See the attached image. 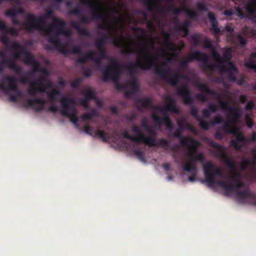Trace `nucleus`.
Wrapping results in <instances>:
<instances>
[{
  "label": "nucleus",
  "instance_id": "f257e3e1",
  "mask_svg": "<svg viewBox=\"0 0 256 256\" xmlns=\"http://www.w3.org/2000/svg\"><path fill=\"white\" fill-rule=\"evenodd\" d=\"M203 170L205 181L210 186L214 184H216L224 188L227 195L234 193L236 198L238 202L256 206V194L252 192L248 188L240 190V188L244 186V182L240 180L241 178L232 180L234 182L230 184H228L225 180H216V176L222 178L224 173L220 168L216 166L212 162H208L204 164Z\"/></svg>",
  "mask_w": 256,
  "mask_h": 256
},
{
  "label": "nucleus",
  "instance_id": "f03ea898",
  "mask_svg": "<svg viewBox=\"0 0 256 256\" xmlns=\"http://www.w3.org/2000/svg\"><path fill=\"white\" fill-rule=\"evenodd\" d=\"M90 0H80V4L84 6H88L91 10V18H88L84 16L82 10L78 8L70 10L68 12L70 15H74L80 16L82 23L85 24H90L92 20H97L101 22L102 24L98 25V28L100 30H108V33L103 34L100 38L96 40V42H100L102 45H105L106 40H111L114 45L116 47H122L123 46L122 40H118L114 38L110 32V27L107 20L106 16L102 12L100 6L98 4H93Z\"/></svg>",
  "mask_w": 256,
  "mask_h": 256
},
{
  "label": "nucleus",
  "instance_id": "7ed1b4c3",
  "mask_svg": "<svg viewBox=\"0 0 256 256\" xmlns=\"http://www.w3.org/2000/svg\"><path fill=\"white\" fill-rule=\"evenodd\" d=\"M46 13L48 16L54 20L50 27L44 30L45 34L48 38V42L53 44L54 46H46L45 48L47 50L56 49L62 54L68 55L69 52L66 46L61 42L58 38L60 34L67 36L70 34L69 31L66 28V22L54 16V10L52 8H47L46 10Z\"/></svg>",
  "mask_w": 256,
  "mask_h": 256
},
{
  "label": "nucleus",
  "instance_id": "20e7f679",
  "mask_svg": "<svg viewBox=\"0 0 256 256\" xmlns=\"http://www.w3.org/2000/svg\"><path fill=\"white\" fill-rule=\"evenodd\" d=\"M154 57L156 59V62L153 66H156L155 74L162 79L168 82L172 86L176 88V94L182 98L183 102L185 104L192 105L193 104L194 100L190 89L185 86L178 85L180 78L187 80L188 76L184 74L178 72L172 73L169 68H164L166 66L165 63L160 64H156V58L154 56Z\"/></svg>",
  "mask_w": 256,
  "mask_h": 256
},
{
  "label": "nucleus",
  "instance_id": "39448f33",
  "mask_svg": "<svg viewBox=\"0 0 256 256\" xmlns=\"http://www.w3.org/2000/svg\"><path fill=\"white\" fill-rule=\"evenodd\" d=\"M12 48H16V50H18V52L14 53L12 58L4 59L1 62L2 65L14 70L16 74H20L22 72V68L15 62V60H18L23 56L24 62L26 65L33 66L34 72L42 70L40 64L36 61L34 55L28 51L24 46L21 44L20 42L18 41H13Z\"/></svg>",
  "mask_w": 256,
  "mask_h": 256
},
{
  "label": "nucleus",
  "instance_id": "423d86ee",
  "mask_svg": "<svg viewBox=\"0 0 256 256\" xmlns=\"http://www.w3.org/2000/svg\"><path fill=\"white\" fill-rule=\"evenodd\" d=\"M182 131L177 130L172 134L174 138L180 140V144L182 146L187 148V156L189 158L188 162L184 164L182 169L185 172H190L192 170H196V162H203L204 160V155L197 151L200 145L198 140L188 136H183L182 134Z\"/></svg>",
  "mask_w": 256,
  "mask_h": 256
},
{
  "label": "nucleus",
  "instance_id": "0eeeda50",
  "mask_svg": "<svg viewBox=\"0 0 256 256\" xmlns=\"http://www.w3.org/2000/svg\"><path fill=\"white\" fill-rule=\"evenodd\" d=\"M138 52L143 55L142 61L136 62L128 65L121 64L115 58L110 57V58L108 60H110V64L108 66H110L112 69L118 68L122 72V69L127 70L132 76L136 74V68L143 70L151 69L156 62V59L154 57V55L146 47L138 48Z\"/></svg>",
  "mask_w": 256,
  "mask_h": 256
},
{
  "label": "nucleus",
  "instance_id": "6e6552de",
  "mask_svg": "<svg viewBox=\"0 0 256 256\" xmlns=\"http://www.w3.org/2000/svg\"><path fill=\"white\" fill-rule=\"evenodd\" d=\"M165 100L167 103L166 106H155L152 108L153 110L162 112L164 116H158L156 114H152V118L155 122L156 126L160 127L162 124H164L168 130H171L173 128V124L170 116L168 114V112H172L174 114H178L180 110L176 100L172 96H166Z\"/></svg>",
  "mask_w": 256,
  "mask_h": 256
},
{
  "label": "nucleus",
  "instance_id": "1a4fd4ad",
  "mask_svg": "<svg viewBox=\"0 0 256 256\" xmlns=\"http://www.w3.org/2000/svg\"><path fill=\"white\" fill-rule=\"evenodd\" d=\"M210 146L215 148L214 151V156L224 162L227 167L230 169V173L228 176L230 178L231 180L240 178L242 177L241 174L238 171L235 164L226 154L224 147L214 141L210 142Z\"/></svg>",
  "mask_w": 256,
  "mask_h": 256
},
{
  "label": "nucleus",
  "instance_id": "9d476101",
  "mask_svg": "<svg viewBox=\"0 0 256 256\" xmlns=\"http://www.w3.org/2000/svg\"><path fill=\"white\" fill-rule=\"evenodd\" d=\"M197 87L200 88V90L207 94L218 96V102L220 104L222 110H228L229 112L232 114V121L234 122H238L240 118V110L236 107H230V103L228 101H223L219 95L214 90H211L206 84H198Z\"/></svg>",
  "mask_w": 256,
  "mask_h": 256
},
{
  "label": "nucleus",
  "instance_id": "9b49d317",
  "mask_svg": "<svg viewBox=\"0 0 256 256\" xmlns=\"http://www.w3.org/2000/svg\"><path fill=\"white\" fill-rule=\"evenodd\" d=\"M62 109L61 114L62 116L68 117L70 121L74 124H77L78 122V112L74 106L76 101L72 98L62 97L60 100Z\"/></svg>",
  "mask_w": 256,
  "mask_h": 256
},
{
  "label": "nucleus",
  "instance_id": "f8f14e48",
  "mask_svg": "<svg viewBox=\"0 0 256 256\" xmlns=\"http://www.w3.org/2000/svg\"><path fill=\"white\" fill-rule=\"evenodd\" d=\"M102 74V80L104 82L108 80L112 81L115 84L116 88L118 90H124L126 86L120 82L119 80L122 71L118 68L112 69L110 66H106L101 70Z\"/></svg>",
  "mask_w": 256,
  "mask_h": 256
},
{
  "label": "nucleus",
  "instance_id": "ddd939ff",
  "mask_svg": "<svg viewBox=\"0 0 256 256\" xmlns=\"http://www.w3.org/2000/svg\"><path fill=\"white\" fill-rule=\"evenodd\" d=\"M26 20L24 27L28 32H32L34 30H42L46 26L47 18L44 14L36 16L28 14L26 16Z\"/></svg>",
  "mask_w": 256,
  "mask_h": 256
},
{
  "label": "nucleus",
  "instance_id": "4468645a",
  "mask_svg": "<svg viewBox=\"0 0 256 256\" xmlns=\"http://www.w3.org/2000/svg\"><path fill=\"white\" fill-rule=\"evenodd\" d=\"M250 2L246 3L244 8L248 14H246L242 9L238 6L236 8L237 15L241 18H248L252 20L256 19V0H250Z\"/></svg>",
  "mask_w": 256,
  "mask_h": 256
},
{
  "label": "nucleus",
  "instance_id": "2eb2a0df",
  "mask_svg": "<svg viewBox=\"0 0 256 256\" xmlns=\"http://www.w3.org/2000/svg\"><path fill=\"white\" fill-rule=\"evenodd\" d=\"M198 56H202L204 58H205L204 53L200 51L196 50L193 52L188 57L181 60L178 66V69L180 73L184 74L185 70L187 69L188 66L189 62L198 60H203V58H198Z\"/></svg>",
  "mask_w": 256,
  "mask_h": 256
},
{
  "label": "nucleus",
  "instance_id": "dca6fc26",
  "mask_svg": "<svg viewBox=\"0 0 256 256\" xmlns=\"http://www.w3.org/2000/svg\"><path fill=\"white\" fill-rule=\"evenodd\" d=\"M238 72V70L236 66L232 62H230L228 63L227 68H223L222 73H227L228 78L230 82H236L238 84L242 85L244 82V79L241 78L238 79L236 74Z\"/></svg>",
  "mask_w": 256,
  "mask_h": 256
},
{
  "label": "nucleus",
  "instance_id": "f3484780",
  "mask_svg": "<svg viewBox=\"0 0 256 256\" xmlns=\"http://www.w3.org/2000/svg\"><path fill=\"white\" fill-rule=\"evenodd\" d=\"M156 136H146L144 134L140 142L145 143L150 146H160L164 148H168L170 146L169 142L164 138H160L158 143L156 142Z\"/></svg>",
  "mask_w": 256,
  "mask_h": 256
},
{
  "label": "nucleus",
  "instance_id": "a211bd4d",
  "mask_svg": "<svg viewBox=\"0 0 256 256\" xmlns=\"http://www.w3.org/2000/svg\"><path fill=\"white\" fill-rule=\"evenodd\" d=\"M4 80L8 82L6 86L4 83L0 84V90H2L6 94H9L11 91L14 92L18 88L17 79L14 76H6Z\"/></svg>",
  "mask_w": 256,
  "mask_h": 256
},
{
  "label": "nucleus",
  "instance_id": "6ab92c4d",
  "mask_svg": "<svg viewBox=\"0 0 256 256\" xmlns=\"http://www.w3.org/2000/svg\"><path fill=\"white\" fill-rule=\"evenodd\" d=\"M231 134H233L236 136V139L232 140L230 142V144L237 151H240L242 148V146L238 144L239 142L244 143L246 142V138L244 135L239 132L238 128H235L234 130H232Z\"/></svg>",
  "mask_w": 256,
  "mask_h": 256
},
{
  "label": "nucleus",
  "instance_id": "aec40b11",
  "mask_svg": "<svg viewBox=\"0 0 256 256\" xmlns=\"http://www.w3.org/2000/svg\"><path fill=\"white\" fill-rule=\"evenodd\" d=\"M135 106L139 111H142L144 109L152 108L151 100L148 98H138L135 102Z\"/></svg>",
  "mask_w": 256,
  "mask_h": 256
},
{
  "label": "nucleus",
  "instance_id": "412c9836",
  "mask_svg": "<svg viewBox=\"0 0 256 256\" xmlns=\"http://www.w3.org/2000/svg\"><path fill=\"white\" fill-rule=\"evenodd\" d=\"M208 16L212 26L210 31L212 32V34L215 36L218 35L220 32V30L218 28V22L214 14L212 12H209Z\"/></svg>",
  "mask_w": 256,
  "mask_h": 256
},
{
  "label": "nucleus",
  "instance_id": "4be33fe9",
  "mask_svg": "<svg viewBox=\"0 0 256 256\" xmlns=\"http://www.w3.org/2000/svg\"><path fill=\"white\" fill-rule=\"evenodd\" d=\"M232 58V49L230 47H226L223 49V57L222 58H224V64H228V63L230 62L231 58ZM228 65L226 66H224V64L222 66V68L220 70V72L222 73V70L223 68H227Z\"/></svg>",
  "mask_w": 256,
  "mask_h": 256
},
{
  "label": "nucleus",
  "instance_id": "5701e85b",
  "mask_svg": "<svg viewBox=\"0 0 256 256\" xmlns=\"http://www.w3.org/2000/svg\"><path fill=\"white\" fill-rule=\"evenodd\" d=\"M205 58H203L202 56H198V58H203V60H198V62H203L202 67L203 68L204 70L206 72H212L216 68V66L214 64H208V54H205Z\"/></svg>",
  "mask_w": 256,
  "mask_h": 256
},
{
  "label": "nucleus",
  "instance_id": "b1692460",
  "mask_svg": "<svg viewBox=\"0 0 256 256\" xmlns=\"http://www.w3.org/2000/svg\"><path fill=\"white\" fill-rule=\"evenodd\" d=\"M36 84H38L37 82H32L30 88L28 89L27 92L29 95L34 96L38 92H46L45 87L36 86Z\"/></svg>",
  "mask_w": 256,
  "mask_h": 256
},
{
  "label": "nucleus",
  "instance_id": "393cba45",
  "mask_svg": "<svg viewBox=\"0 0 256 256\" xmlns=\"http://www.w3.org/2000/svg\"><path fill=\"white\" fill-rule=\"evenodd\" d=\"M162 34L165 40L164 45L166 48L168 50H176V46L169 42L170 38V34L168 32L164 31H163Z\"/></svg>",
  "mask_w": 256,
  "mask_h": 256
},
{
  "label": "nucleus",
  "instance_id": "a878e982",
  "mask_svg": "<svg viewBox=\"0 0 256 256\" xmlns=\"http://www.w3.org/2000/svg\"><path fill=\"white\" fill-rule=\"evenodd\" d=\"M70 26L74 28L80 35L86 36V37L90 36V32L86 28H82L80 24L75 21H72L70 22Z\"/></svg>",
  "mask_w": 256,
  "mask_h": 256
},
{
  "label": "nucleus",
  "instance_id": "bb28decb",
  "mask_svg": "<svg viewBox=\"0 0 256 256\" xmlns=\"http://www.w3.org/2000/svg\"><path fill=\"white\" fill-rule=\"evenodd\" d=\"M95 46L97 48L100 56H102V58H110V56L106 52L105 45H102L100 42H95Z\"/></svg>",
  "mask_w": 256,
  "mask_h": 256
},
{
  "label": "nucleus",
  "instance_id": "cd10ccee",
  "mask_svg": "<svg viewBox=\"0 0 256 256\" xmlns=\"http://www.w3.org/2000/svg\"><path fill=\"white\" fill-rule=\"evenodd\" d=\"M34 104H38V106L36 105L34 108V110L38 112L42 111L45 109V106L46 104V102L45 100L41 98H36L34 99Z\"/></svg>",
  "mask_w": 256,
  "mask_h": 256
},
{
  "label": "nucleus",
  "instance_id": "c85d7f7f",
  "mask_svg": "<svg viewBox=\"0 0 256 256\" xmlns=\"http://www.w3.org/2000/svg\"><path fill=\"white\" fill-rule=\"evenodd\" d=\"M94 58V52H89L77 58L76 62L78 64H84L88 60H90L91 58Z\"/></svg>",
  "mask_w": 256,
  "mask_h": 256
},
{
  "label": "nucleus",
  "instance_id": "c756f323",
  "mask_svg": "<svg viewBox=\"0 0 256 256\" xmlns=\"http://www.w3.org/2000/svg\"><path fill=\"white\" fill-rule=\"evenodd\" d=\"M212 52V56L214 60L218 63L220 66V68H222V64H224V58L220 57L219 53L216 51L215 47L210 50Z\"/></svg>",
  "mask_w": 256,
  "mask_h": 256
},
{
  "label": "nucleus",
  "instance_id": "7c9ffc66",
  "mask_svg": "<svg viewBox=\"0 0 256 256\" xmlns=\"http://www.w3.org/2000/svg\"><path fill=\"white\" fill-rule=\"evenodd\" d=\"M144 4L147 6L149 11L154 10L158 6L157 2L156 0H142Z\"/></svg>",
  "mask_w": 256,
  "mask_h": 256
},
{
  "label": "nucleus",
  "instance_id": "2f4dec72",
  "mask_svg": "<svg viewBox=\"0 0 256 256\" xmlns=\"http://www.w3.org/2000/svg\"><path fill=\"white\" fill-rule=\"evenodd\" d=\"M98 115V112L96 109H92L90 112L82 114L81 116L82 120L83 121L92 120L93 116Z\"/></svg>",
  "mask_w": 256,
  "mask_h": 256
},
{
  "label": "nucleus",
  "instance_id": "473e14b6",
  "mask_svg": "<svg viewBox=\"0 0 256 256\" xmlns=\"http://www.w3.org/2000/svg\"><path fill=\"white\" fill-rule=\"evenodd\" d=\"M136 74H134L133 76H132L130 74V75L132 78V80L130 81H129L128 84L130 86V88L134 92H138L139 90V86L135 78Z\"/></svg>",
  "mask_w": 256,
  "mask_h": 256
},
{
  "label": "nucleus",
  "instance_id": "72a5a7b5",
  "mask_svg": "<svg viewBox=\"0 0 256 256\" xmlns=\"http://www.w3.org/2000/svg\"><path fill=\"white\" fill-rule=\"evenodd\" d=\"M186 6L184 5L180 8H175L174 6H171L170 7L168 8V10L174 15H178L182 12H184V11L186 10Z\"/></svg>",
  "mask_w": 256,
  "mask_h": 256
},
{
  "label": "nucleus",
  "instance_id": "f704fd0d",
  "mask_svg": "<svg viewBox=\"0 0 256 256\" xmlns=\"http://www.w3.org/2000/svg\"><path fill=\"white\" fill-rule=\"evenodd\" d=\"M201 35L200 34H196L195 35L192 36L190 37V42L194 46H198L202 40L200 39Z\"/></svg>",
  "mask_w": 256,
  "mask_h": 256
},
{
  "label": "nucleus",
  "instance_id": "c9c22d12",
  "mask_svg": "<svg viewBox=\"0 0 256 256\" xmlns=\"http://www.w3.org/2000/svg\"><path fill=\"white\" fill-rule=\"evenodd\" d=\"M6 33H4V34H3L2 36H1V42H2L6 46V47H8V48H12V50H16V48H12V42H10L9 38H8V37L6 36Z\"/></svg>",
  "mask_w": 256,
  "mask_h": 256
},
{
  "label": "nucleus",
  "instance_id": "e433bc0d",
  "mask_svg": "<svg viewBox=\"0 0 256 256\" xmlns=\"http://www.w3.org/2000/svg\"><path fill=\"white\" fill-rule=\"evenodd\" d=\"M203 42V46L205 48H208L211 50L214 48L212 44L211 40L208 38H206L203 40H202L201 42Z\"/></svg>",
  "mask_w": 256,
  "mask_h": 256
},
{
  "label": "nucleus",
  "instance_id": "4c0bfd02",
  "mask_svg": "<svg viewBox=\"0 0 256 256\" xmlns=\"http://www.w3.org/2000/svg\"><path fill=\"white\" fill-rule=\"evenodd\" d=\"M60 94V92L58 90L54 89L50 92L48 94V98L50 101L53 103L55 101V98L56 96Z\"/></svg>",
  "mask_w": 256,
  "mask_h": 256
},
{
  "label": "nucleus",
  "instance_id": "58836bf2",
  "mask_svg": "<svg viewBox=\"0 0 256 256\" xmlns=\"http://www.w3.org/2000/svg\"><path fill=\"white\" fill-rule=\"evenodd\" d=\"M190 114L196 120H199L200 119V117L198 115V108L196 106L193 105L190 106Z\"/></svg>",
  "mask_w": 256,
  "mask_h": 256
},
{
  "label": "nucleus",
  "instance_id": "ea45409f",
  "mask_svg": "<svg viewBox=\"0 0 256 256\" xmlns=\"http://www.w3.org/2000/svg\"><path fill=\"white\" fill-rule=\"evenodd\" d=\"M132 131L134 132L137 137H136V138L138 139V142H140V140L144 134L141 132L140 128L136 126H134L132 127Z\"/></svg>",
  "mask_w": 256,
  "mask_h": 256
},
{
  "label": "nucleus",
  "instance_id": "a19ab883",
  "mask_svg": "<svg viewBox=\"0 0 256 256\" xmlns=\"http://www.w3.org/2000/svg\"><path fill=\"white\" fill-rule=\"evenodd\" d=\"M176 30L183 34L184 37H186L188 34V30L179 24L176 27Z\"/></svg>",
  "mask_w": 256,
  "mask_h": 256
},
{
  "label": "nucleus",
  "instance_id": "79ce46f5",
  "mask_svg": "<svg viewBox=\"0 0 256 256\" xmlns=\"http://www.w3.org/2000/svg\"><path fill=\"white\" fill-rule=\"evenodd\" d=\"M106 135L107 134L106 132L100 130L99 129H98L95 133L96 136H98L104 142H107Z\"/></svg>",
  "mask_w": 256,
  "mask_h": 256
},
{
  "label": "nucleus",
  "instance_id": "37998d69",
  "mask_svg": "<svg viewBox=\"0 0 256 256\" xmlns=\"http://www.w3.org/2000/svg\"><path fill=\"white\" fill-rule=\"evenodd\" d=\"M199 122L200 126L203 130H208L210 126V122H208L202 120L200 118L199 120H196Z\"/></svg>",
  "mask_w": 256,
  "mask_h": 256
},
{
  "label": "nucleus",
  "instance_id": "c03bdc74",
  "mask_svg": "<svg viewBox=\"0 0 256 256\" xmlns=\"http://www.w3.org/2000/svg\"><path fill=\"white\" fill-rule=\"evenodd\" d=\"M250 166H252V161L248 159H243L240 162L241 168L242 170H246Z\"/></svg>",
  "mask_w": 256,
  "mask_h": 256
},
{
  "label": "nucleus",
  "instance_id": "a18cd8bd",
  "mask_svg": "<svg viewBox=\"0 0 256 256\" xmlns=\"http://www.w3.org/2000/svg\"><path fill=\"white\" fill-rule=\"evenodd\" d=\"M196 8L198 11L201 12H207L208 8L206 6L203 2H198L196 4Z\"/></svg>",
  "mask_w": 256,
  "mask_h": 256
},
{
  "label": "nucleus",
  "instance_id": "49530a36",
  "mask_svg": "<svg viewBox=\"0 0 256 256\" xmlns=\"http://www.w3.org/2000/svg\"><path fill=\"white\" fill-rule=\"evenodd\" d=\"M84 96L87 98L89 100L90 99L94 98L95 96L94 90L92 89L86 90L84 93Z\"/></svg>",
  "mask_w": 256,
  "mask_h": 256
},
{
  "label": "nucleus",
  "instance_id": "de8ad7c7",
  "mask_svg": "<svg viewBox=\"0 0 256 256\" xmlns=\"http://www.w3.org/2000/svg\"><path fill=\"white\" fill-rule=\"evenodd\" d=\"M224 122V120L221 116H216L214 119L210 122V125H214L216 124H222Z\"/></svg>",
  "mask_w": 256,
  "mask_h": 256
},
{
  "label": "nucleus",
  "instance_id": "09e8293b",
  "mask_svg": "<svg viewBox=\"0 0 256 256\" xmlns=\"http://www.w3.org/2000/svg\"><path fill=\"white\" fill-rule=\"evenodd\" d=\"M122 135L125 138L130 140L134 142H138V139L136 138V137L132 136L130 135L127 131H124L122 133Z\"/></svg>",
  "mask_w": 256,
  "mask_h": 256
},
{
  "label": "nucleus",
  "instance_id": "8fccbe9b",
  "mask_svg": "<svg viewBox=\"0 0 256 256\" xmlns=\"http://www.w3.org/2000/svg\"><path fill=\"white\" fill-rule=\"evenodd\" d=\"M177 123L178 126V130H180L181 131H184V128H186V120L184 118H182L178 120L177 121Z\"/></svg>",
  "mask_w": 256,
  "mask_h": 256
},
{
  "label": "nucleus",
  "instance_id": "3c124183",
  "mask_svg": "<svg viewBox=\"0 0 256 256\" xmlns=\"http://www.w3.org/2000/svg\"><path fill=\"white\" fill-rule=\"evenodd\" d=\"M223 123H224V125L222 126V130L226 133L231 134L230 132L235 130V128H232L231 126L228 122H224Z\"/></svg>",
  "mask_w": 256,
  "mask_h": 256
},
{
  "label": "nucleus",
  "instance_id": "603ef678",
  "mask_svg": "<svg viewBox=\"0 0 256 256\" xmlns=\"http://www.w3.org/2000/svg\"><path fill=\"white\" fill-rule=\"evenodd\" d=\"M244 66L248 68L254 70L256 72V64H254L252 60H250L244 63Z\"/></svg>",
  "mask_w": 256,
  "mask_h": 256
},
{
  "label": "nucleus",
  "instance_id": "864d4df0",
  "mask_svg": "<svg viewBox=\"0 0 256 256\" xmlns=\"http://www.w3.org/2000/svg\"><path fill=\"white\" fill-rule=\"evenodd\" d=\"M186 10L184 11V12L187 14L190 18H194L197 16V14L195 11L189 9L186 6Z\"/></svg>",
  "mask_w": 256,
  "mask_h": 256
},
{
  "label": "nucleus",
  "instance_id": "5fc2aeb1",
  "mask_svg": "<svg viewBox=\"0 0 256 256\" xmlns=\"http://www.w3.org/2000/svg\"><path fill=\"white\" fill-rule=\"evenodd\" d=\"M5 14L6 16L10 17L11 18H14L16 17L17 14V11L16 9L10 8L6 12Z\"/></svg>",
  "mask_w": 256,
  "mask_h": 256
},
{
  "label": "nucleus",
  "instance_id": "6e6d98bb",
  "mask_svg": "<svg viewBox=\"0 0 256 256\" xmlns=\"http://www.w3.org/2000/svg\"><path fill=\"white\" fill-rule=\"evenodd\" d=\"M79 104L84 108H88V106L89 100L85 98L84 96L82 98H80L78 100Z\"/></svg>",
  "mask_w": 256,
  "mask_h": 256
},
{
  "label": "nucleus",
  "instance_id": "4d7b16f0",
  "mask_svg": "<svg viewBox=\"0 0 256 256\" xmlns=\"http://www.w3.org/2000/svg\"><path fill=\"white\" fill-rule=\"evenodd\" d=\"M46 80V78L45 76H40L34 82H37L38 84H36L38 86H42L45 87L44 84H43V82Z\"/></svg>",
  "mask_w": 256,
  "mask_h": 256
},
{
  "label": "nucleus",
  "instance_id": "13d9d810",
  "mask_svg": "<svg viewBox=\"0 0 256 256\" xmlns=\"http://www.w3.org/2000/svg\"><path fill=\"white\" fill-rule=\"evenodd\" d=\"M30 72L22 75L20 78V82L24 84H26L29 82L30 80Z\"/></svg>",
  "mask_w": 256,
  "mask_h": 256
},
{
  "label": "nucleus",
  "instance_id": "bf43d9fd",
  "mask_svg": "<svg viewBox=\"0 0 256 256\" xmlns=\"http://www.w3.org/2000/svg\"><path fill=\"white\" fill-rule=\"evenodd\" d=\"M237 38L239 40V43L241 46H244L246 45L248 43L247 40L246 38H244L243 36H242L240 34H238L237 36Z\"/></svg>",
  "mask_w": 256,
  "mask_h": 256
},
{
  "label": "nucleus",
  "instance_id": "052dcab7",
  "mask_svg": "<svg viewBox=\"0 0 256 256\" xmlns=\"http://www.w3.org/2000/svg\"><path fill=\"white\" fill-rule=\"evenodd\" d=\"M107 59L108 58H102V56H100L99 57L96 58L95 56V54H94V58H91L90 60H94L95 62V63L98 65V66H102V60H107Z\"/></svg>",
  "mask_w": 256,
  "mask_h": 256
},
{
  "label": "nucleus",
  "instance_id": "680f3d73",
  "mask_svg": "<svg viewBox=\"0 0 256 256\" xmlns=\"http://www.w3.org/2000/svg\"><path fill=\"white\" fill-rule=\"evenodd\" d=\"M135 155L141 161H144V158L143 152L140 150H134Z\"/></svg>",
  "mask_w": 256,
  "mask_h": 256
},
{
  "label": "nucleus",
  "instance_id": "e2e57ef3",
  "mask_svg": "<svg viewBox=\"0 0 256 256\" xmlns=\"http://www.w3.org/2000/svg\"><path fill=\"white\" fill-rule=\"evenodd\" d=\"M0 30L4 33L8 34V28L5 22L0 19Z\"/></svg>",
  "mask_w": 256,
  "mask_h": 256
},
{
  "label": "nucleus",
  "instance_id": "0e129e2a",
  "mask_svg": "<svg viewBox=\"0 0 256 256\" xmlns=\"http://www.w3.org/2000/svg\"><path fill=\"white\" fill-rule=\"evenodd\" d=\"M195 97L198 100L202 102H206L208 100L207 96L204 94H198Z\"/></svg>",
  "mask_w": 256,
  "mask_h": 256
},
{
  "label": "nucleus",
  "instance_id": "69168bd1",
  "mask_svg": "<svg viewBox=\"0 0 256 256\" xmlns=\"http://www.w3.org/2000/svg\"><path fill=\"white\" fill-rule=\"evenodd\" d=\"M82 82V79L81 78H77L71 82L70 86L73 88H78Z\"/></svg>",
  "mask_w": 256,
  "mask_h": 256
},
{
  "label": "nucleus",
  "instance_id": "338daca9",
  "mask_svg": "<svg viewBox=\"0 0 256 256\" xmlns=\"http://www.w3.org/2000/svg\"><path fill=\"white\" fill-rule=\"evenodd\" d=\"M48 110L54 114L59 111L61 112V110H60L58 108V107L56 105L54 102L53 103H52V105L48 108Z\"/></svg>",
  "mask_w": 256,
  "mask_h": 256
},
{
  "label": "nucleus",
  "instance_id": "774afa93",
  "mask_svg": "<svg viewBox=\"0 0 256 256\" xmlns=\"http://www.w3.org/2000/svg\"><path fill=\"white\" fill-rule=\"evenodd\" d=\"M83 74L86 78H89L91 76L92 72L90 69L83 67L82 68Z\"/></svg>",
  "mask_w": 256,
  "mask_h": 256
}]
</instances>
